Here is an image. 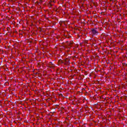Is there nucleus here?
I'll return each instance as SVG.
<instances>
[{
  "label": "nucleus",
  "instance_id": "obj_1",
  "mask_svg": "<svg viewBox=\"0 0 127 127\" xmlns=\"http://www.w3.org/2000/svg\"><path fill=\"white\" fill-rule=\"evenodd\" d=\"M91 33L92 36H97V35L99 34V31H98V29L97 28L91 29Z\"/></svg>",
  "mask_w": 127,
  "mask_h": 127
},
{
  "label": "nucleus",
  "instance_id": "obj_2",
  "mask_svg": "<svg viewBox=\"0 0 127 127\" xmlns=\"http://www.w3.org/2000/svg\"><path fill=\"white\" fill-rule=\"evenodd\" d=\"M56 106H59V105H58V104H57Z\"/></svg>",
  "mask_w": 127,
  "mask_h": 127
},
{
  "label": "nucleus",
  "instance_id": "obj_3",
  "mask_svg": "<svg viewBox=\"0 0 127 127\" xmlns=\"http://www.w3.org/2000/svg\"><path fill=\"white\" fill-rule=\"evenodd\" d=\"M51 63V64H52V63Z\"/></svg>",
  "mask_w": 127,
  "mask_h": 127
}]
</instances>
